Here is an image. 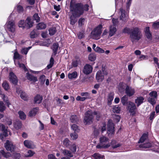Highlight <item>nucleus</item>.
<instances>
[{
  "label": "nucleus",
  "mask_w": 159,
  "mask_h": 159,
  "mask_svg": "<svg viewBox=\"0 0 159 159\" xmlns=\"http://www.w3.org/2000/svg\"><path fill=\"white\" fill-rule=\"evenodd\" d=\"M70 8L72 14L70 17V24L73 25L77 21L76 17L82 15L84 11L88 10L89 6L87 4L84 5L81 3H75L72 0L70 2Z\"/></svg>",
  "instance_id": "f257e3e1"
},
{
  "label": "nucleus",
  "mask_w": 159,
  "mask_h": 159,
  "mask_svg": "<svg viewBox=\"0 0 159 159\" xmlns=\"http://www.w3.org/2000/svg\"><path fill=\"white\" fill-rule=\"evenodd\" d=\"M142 35L139 29L137 27L131 29L130 34V38L132 42L139 40L141 38Z\"/></svg>",
  "instance_id": "f03ea898"
},
{
  "label": "nucleus",
  "mask_w": 159,
  "mask_h": 159,
  "mask_svg": "<svg viewBox=\"0 0 159 159\" xmlns=\"http://www.w3.org/2000/svg\"><path fill=\"white\" fill-rule=\"evenodd\" d=\"M110 146L109 139L104 136L100 138L99 143L96 146V148L99 149L107 148Z\"/></svg>",
  "instance_id": "7ed1b4c3"
},
{
  "label": "nucleus",
  "mask_w": 159,
  "mask_h": 159,
  "mask_svg": "<svg viewBox=\"0 0 159 159\" xmlns=\"http://www.w3.org/2000/svg\"><path fill=\"white\" fill-rule=\"evenodd\" d=\"M93 111L91 110L87 111L85 113L84 119V122L85 125H90L92 124L93 120Z\"/></svg>",
  "instance_id": "20e7f679"
},
{
  "label": "nucleus",
  "mask_w": 159,
  "mask_h": 159,
  "mask_svg": "<svg viewBox=\"0 0 159 159\" xmlns=\"http://www.w3.org/2000/svg\"><path fill=\"white\" fill-rule=\"evenodd\" d=\"M102 25H99L95 28L91 33V38L96 40L99 39L102 32Z\"/></svg>",
  "instance_id": "39448f33"
},
{
  "label": "nucleus",
  "mask_w": 159,
  "mask_h": 159,
  "mask_svg": "<svg viewBox=\"0 0 159 159\" xmlns=\"http://www.w3.org/2000/svg\"><path fill=\"white\" fill-rule=\"evenodd\" d=\"M107 75V72L105 68H102V71L99 70L96 74V79L98 82H102L104 79V76Z\"/></svg>",
  "instance_id": "423d86ee"
},
{
  "label": "nucleus",
  "mask_w": 159,
  "mask_h": 159,
  "mask_svg": "<svg viewBox=\"0 0 159 159\" xmlns=\"http://www.w3.org/2000/svg\"><path fill=\"white\" fill-rule=\"evenodd\" d=\"M149 97L148 98V101L153 105L156 103V100L157 97V93L156 91H152L149 93Z\"/></svg>",
  "instance_id": "0eeeda50"
},
{
  "label": "nucleus",
  "mask_w": 159,
  "mask_h": 159,
  "mask_svg": "<svg viewBox=\"0 0 159 159\" xmlns=\"http://www.w3.org/2000/svg\"><path fill=\"white\" fill-rule=\"evenodd\" d=\"M5 29L7 31H9L11 32H14L16 29V25L14 21L12 20L7 21L5 25Z\"/></svg>",
  "instance_id": "6e6552de"
},
{
  "label": "nucleus",
  "mask_w": 159,
  "mask_h": 159,
  "mask_svg": "<svg viewBox=\"0 0 159 159\" xmlns=\"http://www.w3.org/2000/svg\"><path fill=\"white\" fill-rule=\"evenodd\" d=\"M114 126V124L109 122L107 124V134L109 137H112L115 134Z\"/></svg>",
  "instance_id": "1a4fd4ad"
},
{
  "label": "nucleus",
  "mask_w": 159,
  "mask_h": 159,
  "mask_svg": "<svg viewBox=\"0 0 159 159\" xmlns=\"http://www.w3.org/2000/svg\"><path fill=\"white\" fill-rule=\"evenodd\" d=\"M128 110L129 112L131 113L133 116L135 114L136 107L135 104L132 102H129L128 104Z\"/></svg>",
  "instance_id": "9d476101"
},
{
  "label": "nucleus",
  "mask_w": 159,
  "mask_h": 159,
  "mask_svg": "<svg viewBox=\"0 0 159 159\" xmlns=\"http://www.w3.org/2000/svg\"><path fill=\"white\" fill-rule=\"evenodd\" d=\"M5 147L7 150L11 152L13 151L15 148V146L12 143L8 140H7L5 143Z\"/></svg>",
  "instance_id": "9b49d317"
},
{
  "label": "nucleus",
  "mask_w": 159,
  "mask_h": 159,
  "mask_svg": "<svg viewBox=\"0 0 159 159\" xmlns=\"http://www.w3.org/2000/svg\"><path fill=\"white\" fill-rule=\"evenodd\" d=\"M120 11L121 15L120 16V20L123 22H125L127 21L128 19V16L125 14V11L122 8H120Z\"/></svg>",
  "instance_id": "f8f14e48"
},
{
  "label": "nucleus",
  "mask_w": 159,
  "mask_h": 159,
  "mask_svg": "<svg viewBox=\"0 0 159 159\" xmlns=\"http://www.w3.org/2000/svg\"><path fill=\"white\" fill-rule=\"evenodd\" d=\"M125 93L127 96L131 97L135 93V90L132 87L127 85L125 89Z\"/></svg>",
  "instance_id": "ddd939ff"
},
{
  "label": "nucleus",
  "mask_w": 159,
  "mask_h": 159,
  "mask_svg": "<svg viewBox=\"0 0 159 159\" xmlns=\"http://www.w3.org/2000/svg\"><path fill=\"white\" fill-rule=\"evenodd\" d=\"M93 68L92 66L89 64H86L84 66L83 72L86 75H89L92 71Z\"/></svg>",
  "instance_id": "4468645a"
},
{
  "label": "nucleus",
  "mask_w": 159,
  "mask_h": 159,
  "mask_svg": "<svg viewBox=\"0 0 159 159\" xmlns=\"http://www.w3.org/2000/svg\"><path fill=\"white\" fill-rule=\"evenodd\" d=\"M75 59L72 60V61L71 68L77 67L78 64H80L81 62L79 56H75Z\"/></svg>",
  "instance_id": "2eb2a0df"
},
{
  "label": "nucleus",
  "mask_w": 159,
  "mask_h": 159,
  "mask_svg": "<svg viewBox=\"0 0 159 159\" xmlns=\"http://www.w3.org/2000/svg\"><path fill=\"white\" fill-rule=\"evenodd\" d=\"M24 144L25 147L29 148L34 149L35 148V146L33 142L30 140H25L24 142Z\"/></svg>",
  "instance_id": "dca6fc26"
},
{
  "label": "nucleus",
  "mask_w": 159,
  "mask_h": 159,
  "mask_svg": "<svg viewBox=\"0 0 159 159\" xmlns=\"http://www.w3.org/2000/svg\"><path fill=\"white\" fill-rule=\"evenodd\" d=\"M9 79L10 81L13 84H16L18 82L17 77L15 74L12 72L9 74Z\"/></svg>",
  "instance_id": "f3484780"
},
{
  "label": "nucleus",
  "mask_w": 159,
  "mask_h": 159,
  "mask_svg": "<svg viewBox=\"0 0 159 159\" xmlns=\"http://www.w3.org/2000/svg\"><path fill=\"white\" fill-rule=\"evenodd\" d=\"M116 26L114 25H111L109 27V36L111 37L115 34L116 31Z\"/></svg>",
  "instance_id": "a211bd4d"
},
{
  "label": "nucleus",
  "mask_w": 159,
  "mask_h": 159,
  "mask_svg": "<svg viewBox=\"0 0 159 159\" xmlns=\"http://www.w3.org/2000/svg\"><path fill=\"white\" fill-rule=\"evenodd\" d=\"M25 21L26 23V28L27 29H29L33 26V22L30 17H27Z\"/></svg>",
  "instance_id": "6ab92c4d"
},
{
  "label": "nucleus",
  "mask_w": 159,
  "mask_h": 159,
  "mask_svg": "<svg viewBox=\"0 0 159 159\" xmlns=\"http://www.w3.org/2000/svg\"><path fill=\"white\" fill-rule=\"evenodd\" d=\"M80 117L76 115H72L70 118V120L71 122L74 123H77L79 121Z\"/></svg>",
  "instance_id": "aec40b11"
},
{
  "label": "nucleus",
  "mask_w": 159,
  "mask_h": 159,
  "mask_svg": "<svg viewBox=\"0 0 159 159\" xmlns=\"http://www.w3.org/2000/svg\"><path fill=\"white\" fill-rule=\"evenodd\" d=\"M0 95H1V97L2 99L7 104V105L8 107H9V105H11L10 103L9 102L8 98L5 95L2 93V92H1V93H0Z\"/></svg>",
  "instance_id": "412c9836"
},
{
  "label": "nucleus",
  "mask_w": 159,
  "mask_h": 159,
  "mask_svg": "<svg viewBox=\"0 0 159 159\" xmlns=\"http://www.w3.org/2000/svg\"><path fill=\"white\" fill-rule=\"evenodd\" d=\"M144 100V98L142 97H137L135 100V102L137 104V106L139 107L142 104Z\"/></svg>",
  "instance_id": "4be33fe9"
},
{
  "label": "nucleus",
  "mask_w": 159,
  "mask_h": 159,
  "mask_svg": "<svg viewBox=\"0 0 159 159\" xmlns=\"http://www.w3.org/2000/svg\"><path fill=\"white\" fill-rule=\"evenodd\" d=\"M26 76L27 79L30 81L36 82L37 80V78L30 75L29 73L26 74Z\"/></svg>",
  "instance_id": "5701e85b"
},
{
  "label": "nucleus",
  "mask_w": 159,
  "mask_h": 159,
  "mask_svg": "<svg viewBox=\"0 0 159 159\" xmlns=\"http://www.w3.org/2000/svg\"><path fill=\"white\" fill-rule=\"evenodd\" d=\"M43 100V97L39 95H37L34 98V101L35 103H40Z\"/></svg>",
  "instance_id": "b1692460"
},
{
  "label": "nucleus",
  "mask_w": 159,
  "mask_h": 159,
  "mask_svg": "<svg viewBox=\"0 0 159 159\" xmlns=\"http://www.w3.org/2000/svg\"><path fill=\"white\" fill-rule=\"evenodd\" d=\"M59 47L58 44L57 43H53L51 48L53 51V54L55 55L57 53V52Z\"/></svg>",
  "instance_id": "393cba45"
},
{
  "label": "nucleus",
  "mask_w": 159,
  "mask_h": 159,
  "mask_svg": "<svg viewBox=\"0 0 159 159\" xmlns=\"http://www.w3.org/2000/svg\"><path fill=\"white\" fill-rule=\"evenodd\" d=\"M78 74L76 71H74L71 73H69L68 75V78L71 80L76 78Z\"/></svg>",
  "instance_id": "a878e982"
},
{
  "label": "nucleus",
  "mask_w": 159,
  "mask_h": 159,
  "mask_svg": "<svg viewBox=\"0 0 159 159\" xmlns=\"http://www.w3.org/2000/svg\"><path fill=\"white\" fill-rule=\"evenodd\" d=\"M62 153L64 155L67 156L69 158L72 157L73 156L70 151L66 149L63 150L62 151Z\"/></svg>",
  "instance_id": "bb28decb"
},
{
  "label": "nucleus",
  "mask_w": 159,
  "mask_h": 159,
  "mask_svg": "<svg viewBox=\"0 0 159 159\" xmlns=\"http://www.w3.org/2000/svg\"><path fill=\"white\" fill-rule=\"evenodd\" d=\"M38 109L37 107L34 108L32 109L29 112V116H35L38 112Z\"/></svg>",
  "instance_id": "cd10ccee"
},
{
  "label": "nucleus",
  "mask_w": 159,
  "mask_h": 159,
  "mask_svg": "<svg viewBox=\"0 0 159 159\" xmlns=\"http://www.w3.org/2000/svg\"><path fill=\"white\" fill-rule=\"evenodd\" d=\"M0 152L3 157L6 158H9L11 156V154L10 152H6L3 150H1Z\"/></svg>",
  "instance_id": "c85d7f7f"
},
{
  "label": "nucleus",
  "mask_w": 159,
  "mask_h": 159,
  "mask_svg": "<svg viewBox=\"0 0 159 159\" xmlns=\"http://www.w3.org/2000/svg\"><path fill=\"white\" fill-rule=\"evenodd\" d=\"M128 98L127 95H125L121 99V101L123 105H126L128 104Z\"/></svg>",
  "instance_id": "c756f323"
},
{
  "label": "nucleus",
  "mask_w": 159,
  "mask_h": 159,
  "mask_svg": "<svg viewBox=\"0 0 159 159\" xmlns=\"http://www.w3.org/2000/svg\"><path fill=\"white\" fill-rule=\"evenodd\" d=\"M46 27V25L43 23H39L37 25V28L38 30L45 29Z\"/></svg>",
  "instance_id": "7c9ffc66"
},
{
  "label": "nucleus",
  "mask_w": 159,
  "mask_h": 159,
  "mask_svg": "<svg viewBox=\"0 0 159 159\" xmlns=\"http://www.w3.org/2000/svg\"><path fill=\"white\" fill-rule=\"evenodd\" d=\"M152 146V144L149 143H144L140 144L139 147L140 148H149Z\"/></svg>",
  "instance_id": "2f4dec72"
},
{
  "label": "nucleus",
  "mask_w": 159,
  "mask_h": 159,
  "mask_svg": "<svg viewBox=\"0 0 159 159\" xmlns=\"http://www.w3.org/2000/svg\"><path fill=\"white\" fill-rule=\"evenodd\" d=\"M22 126V123L20 121H16L14 124V127L17 129L20 128Z\"/></svg>",
  "instance_id": "473e14b6"
},
{
  "label": "nucleus",
  "mask_w": 159,
  "mask_h": 159,
  "mask_svg": "<svg viewBox=\"0 0 159 159\" xmlns=\"http://www.w3.org/2000/svg\"><path fill=\"white\" fill-rule=\"evenodd\" d=\"M114 98V94L112 93H111L108 96L107 100L108 104L110 105L111 104V102L113 100Z\"/></svg>",
  "instance_id": "72a5a7b5"
},
{
  "label": "nucleus",
  "mask_w": 159,
  "mask_h": 159,
  "mask_svg": "<svg viewBox=\"0 0 159 159\" xmlns=\"http://www.w3.org/2000/svg\"><path fill=\"white\" fill-rule=\"evenodd\" d=\"M111 145L112 147L113 148H116L118 147H119L121 145L120 144L118 143H116V141L113 140L111 141L110 145Z\"/></svg>",
  "instance_id": "f704fd0d"
},
{
  "label": "nucleus",
  "mask_w": 159,
  "mask_h": 159,
  "mask_svg": "<svg viewBox=\"0 0 159 159\" xmlns=\"http://www.w3.org/2000/svg\"><path fill=\"white\" fill-rule=\"evenodd\" d=\"M92 156L96 159H104V156L101 155L97 153L94 154Z\"/></svg>",
  "instance_id": "c9c22d12"
},
{
  "label": "nucleus",
  "mask_w": 159,
  "mask_h": 159,
  "mask_svg": "<svg viewBox=\"0 0 159 159\" xmlns=\"http://www.w3.org/2000/svg\"><path fill=\"white\" fill-rule=\"evenodd\" d=\"M56 29L55 27H52L49 30V34L51 36L53 35L56 32Z\"/></svg>",
  "instance_id": "e433bc0d"
},
{
  "label": "nucleus",
  "mask_w": 159,
  "mask_h": 159,
  "mask_svg": "<svg viewBox=\"0 0 159 159\" xmlns=\"http://www.w3.org/2000/svg\"><path fill=\"white\" fill-rule=\"evenodd\" d=\"M15 65L17 66H19L20 68H21L22 69H24L25 71H26L27 70V68H26L25 65L23 64L20 63L19 62H18L17 63L15 61Z\"/></svg>",
  "instance_id": "4c0bfd02"
},
{
  "label": "nucleus",
  "mask_w": 159,
  "mask_h": 159,
  "mask_svg": "<svg viewBox=\"0 0 159 159\" xmlns=\"http://www.w3.org/2000/svg\"><path fill=\"white\" fill-rule=\"evenodd\" d=\"M19 26L23 28H26V23L24 20H20L19 22Z\"/></svg>",
  "instance_id": "58836bf2"
},
{
  "label": "nucleus",
  "mask_w": 159,
  "mask_h": 159,
  "mask_svg": "<svg viewBox=\"0 0 159 159\" xmlns=\"http://www.w3.org/2000/svg\"><path fill=\"white\" fill-rule=\"evenodd\" d=\"M96 58V56L95 54L93 53L90 54L89 56V59L91 61H94Z\"/></svg>",
  "instance_id": "ea45409f"
},
{
  "label": "nucleus",
  "mask_w": 159,
  "mask_h": 159,
  "mask_svg": "<svg viewBox=\"0 0 159 159\" xmlns=\"http://www.w3.org/2000/svg\"><path fill=\"white\" fill-rule=\"evenodd\" d=\"M113 111L114 113H118L120 111V108L118 105H116L113 107Z\"/></svg>",
  "instance_id": "a19ab883"
},
{
  "label": "nucleus",
  "mask_w": 159,
  "mask_h": 159,
  "mask_svg": "<svg viewBox=\"0 0 159 159\" xmlns=\"http://www.w3.org/2000/svg\"><path fill=\"white\" fill-rule=\"evenodd\" d=\"M18 113L19 115L20 118L21 120H25L26 118V115L25 113L22 111H18Z\"/></svg>",
  "instance_id": "79ce46f5"
},
{
  "label": "nucleus",
  "mask_w": 159,
  "mask_h": 159,
  "mask_svg": "<svg viewBox=\"0 0 159 159\" xmlns=\"http://www.w3.org/2000/svg\"><path fill=\"white\" fill-rule=\"evenodd\" d=\"M6 107L5 104L2 101H0V112H2L5 110Z\"/></svg>",
  "instance_id": "37998d69"
},
{
  "label": "nucleus",
  "mask_w": 159,
  "mask_h": 159,
  "mask_svg": "<svg viewBox=\"0 0 159 159\" xmlns=\"http://www.w3.org/2000/svg\"><path fill=\"white\" fill-rule=\"evenodd\" d=\"M70 141L67 138L65 139L63 142V144L64 146L66 147H69L70 144Z\"/></svg>",
  "instance_id": "c03bdc74"
},
{
  "label": "nucleus",
  "mask_w": 159,
  "mask_h": 159,
  "mask_svg": "<svg viewBox=\"0 0 159 159\" xmlns=\"http://www.w3.org/2000/svg\"><path fill=\"white\" fill-rule=\"evenodd\" d=\"M2 85V87L6 90H8L10 88L8 84L6 81L3 82Z\"/></svg>",
  "instance_id": "a18cd8bd"
},
{
  "label": "nucleus",
  "mask_w": 159,
  "mask_h": 159,
  "mask_svg": "<svg viewBox=\"0 0 159 159\" xmlns=\"http://www.w3.org/2000/svg\"><path fill=\"white\" fill-rule=\"evenodd\" d=\"M147 137L148 135L146 134H143L142 136L141 137L139 143H143L145 140L147 139Z\"/></svg>",
  "instance_id": "49530a36"
},
{
  "label": "nucleus",
  "mask_w": 159,
  "mask_h": 159,
  "mask_svg": "<svg viewBox=\"0 0 159 159\" xmlns=\"http://www.w3.org/2000/svg\"><path fill=\"white\" fill-rule=\"evenodd\" d=\"M35 152L31 150H29L27 152V154L25 155V157H32L34 154Z\"/></svg>",
  "instance_id": "de8ad7c7"
},
{
  "label": "nucleus",
  "mask_w": 159,
  "mask_h": 159,
  "mask_svg": "<svg viewBox=\"0 0 159 159\" xmlns=\"http://www.w3.org/2000/svg\"><path fill=\"white\" fill-rule=\"evenodd\" d=\"M54 59L52 57H51L50 60V63L47 66L48 69L51 68L53 66L54 63Z\"/></svg>",
  "instance_id": "09e8293b"
},
{
  "label": "nucleus",
  "mask_w": 159,
  "mask_h": 159,
  "mask_svg": "<svg viewBox=\"0 0 159 159\" xmlns=\"http://www.w3.org/2000/svg\"><path fill=\"white\" fill-rule=\"evenodd\" d=\"M35 30H34L31 32L30 34V37L32 39H33L37 37L38 34L35 32Z\"/></svg>",
  "instance_id": "8fccbe9b"
},
{
  "label": "nucleus",
  "mask_w": 159,
  "mask_h": 159,
  "mask_svg": "<svg viewBox=\"0 0 159 159\" xmlns=\"http://www.w3.org/2000/svg\"><path fill=\"white\" fill-rule=\"evenodd\" d=\"M94 115L96 116V119L97 120H98L101 116L100 113L96 111L93 112V116Z\"/></svg>",
  "instance_id": "3c124183"
},
{
  "label": "nucleus",
  "mask_w": 159,
  "mask_h": 159,
  "mask_svg": "<svg viewBox=\"0 0 159 159\" xmlns=\"http://www.w3.org/2000/svg\"><path fill=\"white\" fill-rule=\"evenodd\" d=\"M33 18L34 20H36V22H38L40 21V17L37 13H35L34 15Z\"/></svg>",
  "instance_id": "603ef678"
},
{
  "label": "nucleus",
  "mask_w": 159,
  "mask_h": 159,
  "mask_svg": "<svg viewBox=\"0 0 159 159\" xmlns=\"http://www.w3.org/2000/svg\"><path fill=\"white\" fill-rule=\"evenodd\" d=\"M131 29H130L127 27L125 28L123 30L122 32L124 33H127L130 34L131 32Z\"/></svg>",
  "instance_id": "864d4df0"
},
{
  "label": "nucleus",
  "mask_w": 159,
  "mask_h": 159,
  "mask_svg": "<svg viewBox=\"0 0 159 159\" xmlns=\"http://www.w3.org/2000/svg\"><path fill=\"white\" fill-rule=\"evenodd\" d=\"M22 57L17 52H15L14 54V59H20Z\"/></svg>",
  "instance_id": "5fc2aeb1"
},
{
  "label": "nucleus",
  "mask_w": 159,
  "mask_h": 159,
  "mask_svg": "<svg viewBox=\"0 0 159 159\" xmlns=\"http://www.w3.org/2000/svg\"><path fill=\"white\" fill-rule=\"evenodd\" d=\"M20 97L21 98L24 100H27V96L25 93L24 92H22L20 94Z\"/></svg>",
  "instance_id": "6e6d98bb"
},
{
  "label": "nucleus",
  "mask_w": 159,
  "mask_h": 159,
  "mask_svg": "<svg viewBox=\"0 0 159 159\" xmlns=\"http://www.w3.org/2000/svg\"><path fill=\"white\" fill-rule=\"evenodd\" d=\"M95 51L99 53H103L105 51L104 50L100 48L99 47H97L95 49Z\"/></svg>",
  "instance_id": "4d7b16f0"
},
{
  "label": "nucleus",
  "mask_w": 159,
  "mask_h": 159,
  "mask_svg": "<svg viewBox=\"0 0 159 159\" xmlns=\"http://www.w3.org/2000/svg\"><path fill=\"white\" fill-rule=\"evenodd\" d=\"M155 115V112L153 111L150 114L149 119L150 120L152 121L154 119Z\"/></svg>",
  "instance_id": "13d9d810"
},
{
  "label": "nucleus",
  "mask_w": 159,
  "mask_h": 159,
  "mask_svg": "<svg viewBox=\"0 0 159 159\" xmlns=\"http://www.w3.org/2000/svg\"><path fill=\"white\" fill-rule=\"evenodd\" d=\"M31 48L30 47L28 48H25L22 49L21 50V52L23 54L25 55L27 54L29 50Z\"/></svg>",
  "instance_id": "bf43d9fd"
},
{
  "label": "nucleus",
  "mask_w": 159,
  "mask_h": 159,
  "mask_svg": "<svg viewBox=\"0 0 159 159\" xmlns=\"http://www.w3.org/2000/svg\"><path fill=\"white\" fill-rule=\"evenodd\" d=\"M85 19L84 18H80L78 21V25L79 26H81L84 23Z\"/></svg>",
  "instance_id": "052dcab7"
},
{
  "label": "nucleus",
  "mask_w": 159,
  "mask_h": 159,
  "mask_svg": "<svg viewBox=\"0 0 159 159\" xmlns=\"http://www.w3.org/2000/svg\"><path fill=\"white\" fill-rule=\"evenodd\" d=\"M71 128L74 130L75 132L78 131V126L77 125L74 124L71 125Z\"/></svg>",
  "instance_id": "680f3d73"
},
{
  "label": "nucleus",
  "mask_w": 159,
  "mask_h": 159,
  "mask_svg": "<svg viewBox=\"0 0 159 159\" xmlns=\"http://www.w3.org/2000/svg\"><path fill=\"white\" fill-rule=\"evenodd\" d=\"M70 150L73 153H75L76 152V146L75 144H73L70 147Z\"/></svg>",
  "instance_id": "e2e57ef3"
},
{
  "label": "nucleus",
  "mask_w": 159,
  "mask_h": 159,
  "mask_svg": "<svg viewBox=\"0 0 159 159\" xmlns=\"http://www.w3.org/2000/svg\"><path fill=\"white\" fill-rule=\"evenodd\" d=\"M70 137L73 140L76 139L78 138V135L75 132L70 134Z\"/></svg>",
  "instance_id": "0e129e2a"
},
{
  "label": "nucleus",
  "mask_w": 159,
  "mask_h": 159,
  "mask_svg": "<svg viewBox=\"0 0 159 159\" xmlns=\"http://www.w3.org/2000/svg\"><path fill=\"white\" fill-rule=\"evenodd\" d=\"M40 81L42 83H44L45 80V76L44 75H42L40 77Z\"/></svg>",
  "instance_id": "69168bd1"
},
{
  "label": "nucleus",
  "mask_w": 159,
  "mask_h": 159,
  "mask_svg": "<svg viewBox=\"0 0 159 159\" xmlns=\"http://www.w3.org/2000/svg\"><path fill=\"white\" fill-rule=\"evenodd\" d=\"M153 28L155 29H157L159 28V22H154L152 25Z\"/></svg>",
  "instance_id": "338daca9"
},
{
  "label": "nucleus",
  "mask_w": 159,
  "mask_h": 159,
  "mask_svg": "<svg viewBox=\"0 0 159 159\" xmlns=\"http://www.w3.org/2000/svg\"><path fill=\"white\" fill-rule=\"evenodd\" d=\"M99 133V132L98 129L96 128H94L93 131V134L95 137H97Z\"/></svg>",
  "instance_id": "774afa93"
}]
</instances>
